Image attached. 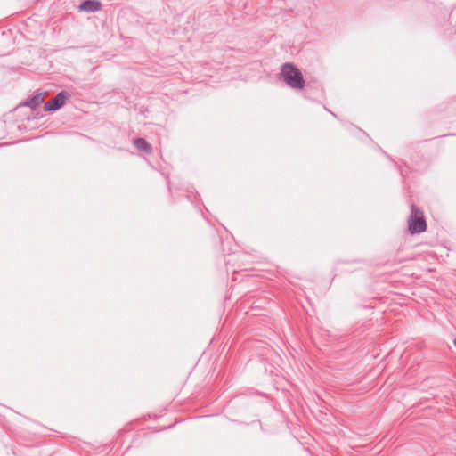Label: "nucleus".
Instances as JSON below:
<instances>
[{"label": "nucleus", "mask_w": 456, "mask_h": 456, "mask_svg": "<svg viewBox=\"0 0 456 456\" xmlns=\"http://www.w3.org/2000/svg\"><path fill=\"white\" fill-rule=\"evenodd\" d=\"M35 100H37V102H41V101H42V100L40 99V97H39V96H38V97H37Z\"/></svg>", "instance_id": "7"}, {"label": "nucleus", "mask_w": 456, "mask_h": 456, "mask_svg": "<svg viewBox=\"0 0 456 456\" xmlns=\"http://www.w3.org/2000/svg\"><path fill=\"white\" fill-rule=\"evenodd\" d=\"M453 344L456 346V338L453 340Z\"/></svg>", "instance_id": "8"}, {"label": "nucleus", "mask_w": 456, "mask_h": 456, "mask_svg": "<svg viewBox=\"0 0 456 456\" xmlns=\"http://www.w3.org/2000/svg\"><path fill=\"white\" fill-rule=\"evenodd\" d=\"M411 211L409 228H426L427 224L423 212L415 206L411 207Z\"/></svg>", "instance_id": "2"}, {"label": "nucleus", "mask_w": 456, "mask_h": 456, "mask_svg": "<svg viewBox=\"0 0 456 456\" xmlns=\"http://www.w3.org/2000/svg\"><path fill=\"white\" fill-rule=\"evenodd\" d=\"M281 75L285 82L292 88L302 89L305 86V81L301 71L290 63H286L282 66Z\"/></svg>", "instance_id": "1"}, {"label": "nucleus", "mask_w": 456, "mask_h": 456, "mask_svg": "<svg viewBox=\"0 0 456 456\" xmlns=\"http://www.w3.org/2000/svg\"><path fill=\"white\" fill-rule=\"evenodd\" d=\"M134 145L140 151H142L147 153L151 152V146L144 139L139 138L134 140Z\"/></svg>", "instance_id": "5"}, {"label": "nucleus", "mask_w": 456, "mask_h": 456, "mask_svg": "<svg viewBox=\"0 0 456 456\" xmlns=\"http://www.w3.org/2000/svg\"><path fill=\"white\" fill-rule=\"evenodd\" d=\"M411 231V234L413 235L415 233H419L421 232H425L426 230H410Z\"/></svg>", "instance_id": "6"}, {"label": "nucleus", "mask_w": 456, "mask_h": 456, "mask_svg": "<svg viewBox=\"0 0 456 456\" xmlns=\"http://www.w3.org/2000/svg\"><path fill=\"white\" fill-rule=\"evenodd\" d=\"M101 6H102V4L99 1L87 0L86 2H83L79 5V9L81 11H86V12H97L101 9Z\"/></svg>", "instance_id": "4"}, {"label": "nucleus", "mask_w": 456, "mask_h": 456, "mask_svg": "<svg viewBox=\"0 0 456 456\" xmlns=\"http://www.w3.org/2000/svg\"><path fill=\"white\" fill-rule=\"evenodd\" d=\"M66 100V94L64 92H61L52 101H49L45 104V110L46 111L58 110L64 105Z\"/></svg>", "instance_id": "3"}]
</instances>
